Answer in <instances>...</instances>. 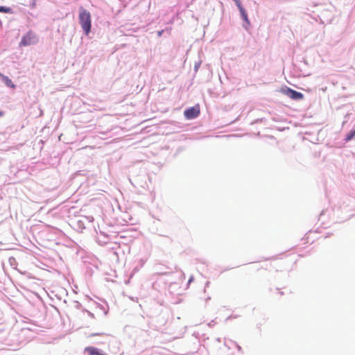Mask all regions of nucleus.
Listing matches in <instances>:
<instances>
[{"label":"nucleus","instance_id":"12","mask_svg":"<svg viewBox=\"0 0 355 355\" xmlns=\"http://www.w3.org/2000/svg\"><path fill=\"white\" fill-rule=\"evenodd\" d=\"M102 334H91V336H96V335H101Z\"/></svg>","mask_w":355,"mask_h":355},{"label":"nucleus","instance_id":"1","mask_svg":"<svg viewBox=\"0 0 355 355\" xmlns=\"http://www.w3.org/2000/svg\"><path fill=\"white\" fill-rule=\"evenodd\" d=\"M79 23L86 35H88L91 31L92 19L89 11L84 8L80 7L79 9Z\"/></svg>","mask_w":355,"mask_h":355},{"label":"nucleus","instance_id":"6","mask_svg":"<svg viewBox=\"0 0 355 355\" xmlns=\"http://www.w3.org/2000/svg\"><path fill=\"white\" fill-rule=\"evenodd\" d=\"M2 80L5 83V84L10 87L14 88L15 85L13 84L12 80L7 76L1 75Z\"/></svg>","mask_w":355,"mask_h":355},{"label":"nucleus","instance_id":"2","mask_svg":"<svg viewBox=\"0 0 355 355\" xmlns=\"http://www.w3.org/2000/svg\"><path fill=\"white\" fill-rule=\"evenodd\" d=\"M282 92L293 100H302L304 98V95L302 93L293 90L289 87L282 89Z\"/></svg>","mask_w":355,"mask_h":355},{"label":"nucleus","instance_id":"9","mask_svg":"<svg viewBox=\"0 0 355 355\" xmlns=\"http://www.w3.org/2000/svg\"><path fill=\"white\" fill-rule=\"evenodd\" d=\"M0 12L4 13H10L12 12V10L9 7L0 6Z\"/></svg>","mask_w":355,"mask_h":355},{"label":"nucleus","instance_id":"4","mask_svg":"<svg viewBox=\"0 0 355 355\" xmlns=\"http://www.w3.org/2000/svg\"><path fill=\"white\" fill-rule=\"evenodd\" d=\"M184 114L187 119H195L200 114V107L198 105L189 107L185 110Z\"/></svg>","mask_w":355,"mask_h":355},{"label":"nucleus","instance_id":"11","mask_svg":"<svg viewBox=\"0 0 355 355\" xmlns=\"http://www.w3.org/2000/svg\"><path fill=\"white\" fill-rule=\"evenodd\" d=\"M163 33H164V31H163V30L158 31V33H157L158 36H159V37L162 36V34H163Z\"/></svg>","mask_w":355,"mask_h":355},{"label":"nucleus","instance_id":"7","mask_svg":"<svg viewBox=\"0 0 355 355\" xmlns=\"http://www.w3.org/2000/svg\"><path fill=\"white\" fill-rule=\"evenodd\" d=\"M239 11L241 12L242 18L248 23L249 24V20L248 17L247 12H245V9L243 8H240Z\"/></svg>","mask_w":355,"mask_h":355},{"label":"nucleus","instance_id":"13","mask_svg":"<svg viewBox=\"0 0 355 355\" xmlns=\"http://www.w3.org/2000/svg\"><path fill=\"white\" fill-rule=\"evenodd\" d=\"M3 115V113L1 111H0V117H1Z\"/></svg>","mask_w":355,"mask_h":355},{"label":"nucleus","instance_id":"3","mask_svg":"<svg viewBox=\"0 0 355 355\" xmlns=\"http://www.w3.org/2000/svg\"><path fill=\"white\" fill-rule=\"evenodd\" d=\"M37 41V37L33 35L32 33H28L26 35H25L21 42L20 45L21 46H29L33 44L36 43Z\"/></svg>","mask_w":355,"mask_h":355},{"label":"nucleus","instance_id":"14","mask_svg":"<svg viewBox=\"0 0 355 355\" xmlns=\"http://www.w3.org/2000/svg\"><path fill=\"white\" fill-rule=\"evenodd\" d=\"M238 349H239V350H241V347H240V346H238Z\"/></svg>","mask_w":355,"mask_h":355},{"label":"nucleus","instance_id":"8","mask_svg":"<svg viewBox=\"0 0 355 355\" xmlns=\"http://www.w3.org/2000/svg\"><path fill=\"white\" fill-rule=\"evenodd\" d=\"M354 136H355V129L352 130L350 132H349L347 135L345 141H348L352 140L354 137Z\"/></svg>","mask_w":355,"mask_h":355},{"label":"nucleus","instance_id":"5","mask_svg":"<svg viewBox=\"0 0 355 355\" xmlns=\"http://www.w3.org/2000/svg\"><path fill=\"white\" fill-rule=\"evenodd\" d=\"M85 351L87 352L89 355H107L105 353L101 352L98 349L94 347H87L85 349Z\"/></svg>","mask_w":355,"mask_h":355},{"label":"nucleus","instance_id":"10","mask_svg":"<svg viewBox=\"0 0 355 355\" xmlns=\"http://www.w3.org/2000/svg\"><path fill=\"white\" fill-rule=\"evenodd\" d=\"M233 1L235 2V3L236 4L239 9H240V8H243L240 0H233Z\"/></svg>","mask_w":355,"mask_h":355}]
</instances>
